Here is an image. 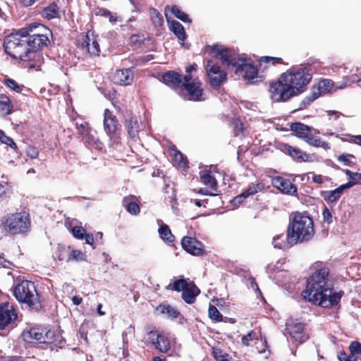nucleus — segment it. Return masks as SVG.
<instances>
[{
  "mask_svg": "<svg viewBox=\"0 0 361 361\" xmlns=\"http://www.w3.org/2000/svg\"><path fill=\"white\" fill-rule=\"evenodd\" d=\"M313 67L300 65L281 73L276 81L269 82L270 99L274 102H286L307 91L313 77Z\"/></svg>",
  "mask_w": 361,
  "mask_h": 361,
  "instance_id": "1",
  "label": "nucleus"
},
{
  "mask_svg": "<svg viewBox=\"0 0 361 361\" xmlns=\"http://www.w3.org/2000/svg\"><path fill=\"white\" fill-rule=\"evenodd\" d=\"M330 270L327 267L317 269L307 280L306 288L302 292L303 298L314 305L329 308L338 305L343 292L332 293L329 283Z\"/></svg>",
  "mask_w": 361,
  "mask_h": 361,
  "instance_id": "2",
  "label": "nucleus"
},
{
  "mask_svg": "<svg viewBox=\"0 0 361 361\" xmlns=\"http://www.w3.org/2000/svg\"><path fill=\"white\" fill-rule=\"evenodd\" d=\"M30 31V27H23L6 36L4 47L5 52L13 59L27 63L26 67L30 69H37L40 67L42 56L40 53L30 50L26 37Z\"/></svg>",
  "mask_w": 361,
  "mask_h": 361,
  "instance_id": "3",
  "label": "nucleus"
},
{
  "mask_svg": "<svg viewBox=\"0 0 361 361\" xmlns=\"http://www.w3.org/2000/svg\"><path fill=\"white\" fill-rule=\"evenodd\" d=\"M315 234L314 221L307 212H293L286 230V243L294 246L310 241Z\"/></svg>",
  "mask_w": 361,
  "mask_h": 361,
  "instance_id": "4",
  "label": "nucleus"
},
{
  "mask_svg": "<svg viewBox=\"0 0 361 361\" xmlns=\"http://www.w3.org/2000/svg\"><path fill=\"white\" fill-rule=\"evenodd\" d=\"M13 295L17 301L25 305L30 311L39 312L44 310V299L36 288L34 282L23 280L13 288Z\"/></svg>",
  "mask_w": 361,
  "mask_h": 361,
  "instance_id": "5",
  "label": "nucleus"
},
{
  "mask_svg": "<svg viewBox=\"0 0 361 361\" xmlns=\"http://www.w3.org/2000/svg\"><path fill=\"white\" fill-rule=\"evenodd\" d=\"M0 221L3 229L12 235L27 233L31 228L30 214L25 211L8 213Z\"/></svg>",
  "mask_w": 361,
  "mask_h": 361,
  "instance_id": "6",
  "label": "nucleus"
},
{
  "mask_svg": "<svg viewBox=\"0 0 361 361\" xmlns=\"http://www.w3.org/2000/svg\"><path fill=\"white\" fill-rule=\"evenodd\" d=\"M234 68L235 75L241 77L249 84H255L262 81V77L259 75V70L250 58L243 57L239 54L235 58L231 66Z\"/></svg>",
  "mask_w": 361,
  "mask_h": 361,
  "instance_id": "7",
  "label": "nucleus"
},
{
  "mask_svg": "<svg viewBox=\"0 0 361 361\" xmlns=\"http://www.w3.org/2000/svg\"><path fill=\"white\" fill-rule=\"evenodd\" d=\"M145 331V343L147 346L153 348L161 353H167L170 350V340L163 332L152 325L146 326Z\"/></svg>",
  "mask_w": 361,
  "mask_h": 361,
  "instance_id": "8",
  "label": "nucleus"
},
{
  "mask_svg": "<svg viewBox=\"0 0 361 361\" xmlns=\"http://www.w3.org/2000/svg\"><path fill=\"white\" fill-rule=\"evenodd\" d=\"M191 75H185L183 77L184 82L182 90L185 91L181 96L185 100L192 102H200L204 100L203 98V89L202 87V82L198 79L192 80Z\"/></svg>",
  "mask_w": 361,
  "mask_h": 361,
  "instance_id": "9",
  "label": "nucleus"
},
{
  "mask_svg": "<svg viewBox=\"0 0 361 361\" xmlns=\"http://www.w3.org/2000/svg\"><path fill=\"white\" fill-rule=\"evenodd\" d=\"M205 71L209 78V85L214 89H219L221 85L227 80V73L221 70L219 64L212 59L206 60Z\"/></svg>",
  "mask_w": 361,
  "mask_h": 361,
  "instance_id": "10",
  "label": "nucleus"
},
{
  "mask_svg": "<svg viewBox=\"0 0 361 361\" xmlns=\"http://www.w3.org/2000/svg\"><path fill=\"white\" fill-rule=\"evenodd\" d=\"M334 82L330 79L320 80L316 85H314L311 89L310 95L305 97L300 104L299 109H304L310 106L315 99L320 96L324 95L331 91Z\"/></svg>",
  "mask_w": 361,
  "mask_h": 361,
  "instance_id": "11",
  "label": "nucleus"
},
{
  "mask_svg": "<svg viewBox=\"0 0 361 361\" xmlns=\"http://www.w3.org/2000/svg\"><path fill=\"white\" fill-rule=\"evenodd\" d=\"M75 46L90 56H99L100 47L93 33L90 35L87 32L85 35L82 34L78 36Z\"/></svg>",
  "mask_w": 361,
  "mask_h": 361,
  "instance_id": "12",
  "label": "nucleus"
},
{
  "mask_svg": "<svg viewBox=\"0 0 361 361\" xmlns=\"http://www.w3.org/2000/svg\"><path fill=\"white\" fill-rule=\"evenodd\" d=\"M23 336L27 343L39 342L40 343H51L54 341V334L51 330L39 327H32L23 331Z\"/></svg>",
  "mask_w": 361,
  "mask_h": 361,
  "instance_id": "13",
  "label": "nucleus"
},
{
  "mask_svg": "<svg viewBox=\"0 0 361 361\" xmlns=\"http://www.w3.org/2000/svg\"><path fill=\"white\" fill-rule=\"evenodd\" d=\"M18 312L13 305L8 302L0 303V330L16 326Z\"/></svg>",
  "mask_w": 361,
  "mask_h": 361,
  "instance_id": "14",
  "label": "nucleus"
},
{
  "mask_svg": "<svg viewBox=\"0 0 361 361\" xmlns=\"http://www.w3.org/2000/svg\"><path fill=\"white\" fill-rule=\"evenodd\" d=\"M45 35L32 34L30 32L27 35V40L30 51L37 52L38 50L42 49L50 44L49 37L52 36V32L49 28H42Z\"/></svg>",
  "mask_w": 361,
  "mask_h": 361,
  "instance_id": "15",
  "label": "nucleus"
},
{
  "mask_svg": "<svg viewBox=\"0 0 361 361\" xmlns=\"http://www.w3.org/2000/svg\"><path fill=\"white\" fill-rule=\"evenodd\" d=\"M210 53L212 54L214 57L221 60L223 65H226L228 67H230L238 54L233 50L218 44L213 45L210 47Z\"/></svg>",
  "mask_w": 361,
  "mask_h": 361,
  "instance_id": "16",
  "label": "nucleus"
},
{
  "mask_svg": "<svg viewBox=\"0 0 361 361\" xmlns=\"http://www.w3.org/2000/svg\"><path fill=\"white\" fill-rule=\"evenodd\" d=\"M271 185L283 194L298 196L297 186L288 179L281 176H275L271 178Z\"/></svg>",
  "mask_w": 361,
  "mask_h": 361,
  "instance_id": "17",
  "label": "nucleus"
},
{
  "mask_svg": "<svg viewBox=\"0 0 361 361\" xmlns=\"http://www.w3.org/2000/svg\"><path fill=\"white\" fill-rule=\"evenodd\" d=\"M119 127L120 125L116 116L108 109H105L104 113V128L111 139L116 137Z\"/></svg>",
  "mask_w": 361,
  "mask_h": 361,
  "instance_id": "18",
  "label": "nucleus"
},
{
  "mask_svg": "<svg viewBox=\"0 0 361 361\" xmlns=\"http://www.w3.org/2000/svg\"><path fill=\"white\" fill-rule=\"evenodd\" d=\"M181 245L183 250L192 255L201 256L204 253L203 244L195 238L184 236L181 240Z\"/></svg>",
  "mask_w": 361,
  "mask_h": 361,
  "instance_id": "19",
  "label": "nucleus"
},
{
  "mask_svg": "<svg viewBox=\"0 0 361 361\" xmlns=\"http://www.w3.org/2000/svg\"><path fill=\"white\" fill-rule=\"evenodd\" d=\"M281 151L286 154L290 156L293 160L296 161H310L311 156L306 152L301 150L297 147H293L288 144H283L281 148Z\"/></svg>",
  "mask_w": 361,
  "mask_h": 361,
  "instance_id": "20",
  "label": "nucleus"
},
{
  "mask_svg": "<svg viewBox=\"0 0 361 361\" xmlns=\"http://www.w3.org/2000/svg\"><path fill=\"white\" fill-rule=\"evenodd\" d=\"M133 79L134 74L130 68L117 70L112 75V81L118 85H130L133 83Z\"/></svg>",
  "mask_w": 361,
  "mask_h": 361,
  "instance_id": "21",
  "label": "nucleus"
},
{
  "mask_svg": "<svg viewBox=\"0 0 361 361\" xmlns=\"http://www.w3.org/2000/svg\"><path fill=\"white\" fill-rule=\"evenodd\" d=\"M183 77L176 71H169L162 74L161 79L164 84L176 90L182 88L184 82Z\"/></svg>",
  "mask_w": 361,
  "mask_h": 361,
  "instance_id": "22",
  "label": "nucleus"
},
{
  "mask_svg": "<svg viewBox=\"0 0 361 361\" xmlns=\"http://www.w3.org/2000/svg\"><path fill=\"white\" fill-rule=\"evenodd\" d=\"M304 329L305 324L301 322L293 323L286 328L290 336L300 343L305 342L309 338Z\"/></svg>",
  "mask_w": 361,
  "mask_h": 361,
  "instance_id": "23",
  "label": "nucleus"
},
{
  "mask_svg": "<svg viewBox=\"0 0 361 361\" xmlns=\"http://www.w3.org/2000/svg\"><path fill=\"white\" fill-rule=\"evenodd\" d=\"M200 293V290L194 281H190L189 285L182 292V299L188 304L195 302L196 297Z\"/></svg>",
  "mask_w": 361,
  "mask_h": 361,
  "instance_id": "24",
  "label": "nucleus"
},
{
  "mask_svg": "<svg viewBox=\"0 0 361 361\" xmlns=\"http://www.w3.org/2000/svg\"><path fill=\"white\" fill-rule=\"evenodd\" d=\"M123 207L132 215H137L140 212L139 201L135 195H128L123 198Z\"/></svg>",
  "mask_w": 361,
  "mask_h": 361,
  "instance_id": "25",
  "label": "nucleus"
},
{
  "mask_svg": "<svg viewBox=\"0 0 361 361\" xmlns=\"http://www.w3.org/2000/svg\"><path fill=\"white\" fill-rule=\"evenodd\" d=\"M59 1V0L53 1L47 7H44L41 13L42 16L47 20L59 18L61 17V8L58 5Z\"/></svg>",
  "mask_w": 361,
  "mask_h": 361,
  "instance_id": "26",
  "label": "nucleus"
},
{
  "mask_svg": "<svg viewBox=\"0 0 361 361\" xmlns=\"http://www.w3.org/2000/svg\"><path fill=\"white\" fill-rule=\"evenodd\" d=\"M347 184H343L336 188L335 190L330 191H324L322 192V196L326 202H336L341 197L344 190L348 189Z\"/></svg>",
  "mask_w": 361,
  "mask_h": 361,
  "instance_id": "27",
  "label": "nucleus"
},
{
  "mask_svg": "<svg viewBox=\"0 0 361 361\" xmlns=\"http://www.w3.org/2000/svg\"><path fill=\"white\" fill-rule=\"evenodd\" d=\"M303 140L305 142H307L310 146H313L315 147H322L324 149H330V145L321 140V138L314 136L312 131H309L307 134H306L305 136H303Z\"/></svg>",
  "mask_w": 361,
  "mask_h": 361,
  "instance_id": "28",
  "label": "nucleus"
},
{
  "mask_svg": "<svg viewBox=\"0 0 361 361\" xmlns=\"http://www.w3.org/2000/svg\"><path fill=\"white\" fill-rule=\"evenodd\" d=\"M200 180L204 185L216 191L218 183L209 170H204L200 172Z\"/></svg>",
  "mask_w": 361,
  "mask_h": 361,
  "instance_id": "29",
  "label": "nucleus"
},
{
  "mask_svg": "<svg viewBox=\"0 0 361 361\" xmlns=\"http://www.w3.org/2000/svg\"><path fill=\"white\" fill-rule=\"evenodd\" d=\"M160 314H165L167 317L171 319H177L180 316V312L175 307L170 305L161 303L158 305L156 308Z\"/></svg>",
  "mask_w": 361,
  "mask_h": 361,
  "instance_id": "30",
  "label": "nucleus"
},
{
  "mask_svg": "<svg viewBox=\"0 0 361 361\" xmlns=\"http://www.w3.org/2000/svg\"><path fill=\"white\" fill-rule=\"evenodd\" d=\"M291 131L294 132L296 137L302 139L309 131H312L313 128L300 122L292 123L290 126Z\"/></svg>",
  "mask_w": 361,
  "mask_h": 361,
  "instance_id": "31",
  "label": "nucleus"
},
{
  "mask_svg": "<svg viewBox=\"0 0 361 361\" xmlns=\"http://www.w3.org/2000/svg\"><path fill=\"white\" fill-rule=\"evenodd\" d=\"M170 30L173 32L179 41L184 42L187 38L184 27L177 20H171L170 24Z\"/></svg>",
  "mask_w": 361,
  "mask_h": 361,
  "instance_id": "32",
  "label": "nucleus"
},
{
  "mask_svg": "<svg viewBox=\"0 0 361 361\" xmlns=\"http://www.w3.org/2000/svg\"><path fill=\"white\" fill-rule=\"evenodd\" d=\"M259 63L260 66H263L264 69L269 68L270 66H276L278 64L287 65L282 58L269 56H261L259 59Z\"/></svg>",
  "mask_w": 361,
  "mask_h": 361,
  "instance_id": "33",
  "label": "nucleus"
},
{
  "mask_svg": "<svg viewBox=\"0 0 361 361\" xmlns=\"http://www.w3.org/2000/svg\"><path fill=\"white\" fill-rule=\"evenodd\" d=\"M212 355L215 361H233L232 357L219 345L212 347Z\"/></svg>",
  "mask_w": 361,
  "mask_h": 361,
  "instance_id": "34",
  "label": "nucleus"
},
{
  "mask_svg": "<svg viewBox=\"0 0 361 361\" xmlns=\"http://www.w3.org/2000/svg\"><path fill=\"white\" fill-rule=\"evenodd\" d=\"M160 238L168 243H173L175 237L172 234L169 226L165 224H161L158 230Z\"/></svg>",
  "mask_w": 361,
  "mask_h": 361,
  "instance_id": "35",
  "label": "nucleus"
},
{
  "mask_svg": "<svg viewBox=\"0 0 361 361\" xmlns=\"http://www.w3.org/2000/svg\"><path fill=\"white\" fill-rule=\"evenodd\" d=\"M13 105L10 99L4 95H0V113L2 115H8L13 111Z\"/></svg>",
  "mask_w": 361,
  "mask_h": 361,
  "instance_id": "36",
  "label": "nucleus"
},
{
  "mask_svg": "<svg viewBox=\"0 0 361 361\" xmlns=\"http://www.w3.org/2000/svg\"><path fill=\"white\" fill-rule=\"evenodd\" d=\"M189 279H184L181 278L178 280H176L173 283H169L166 288L167 290H171L176 292H180L187 288V286L189 285L190 282Z\"/></svg>",
  "mask_w": 361,
  "mask_h": 361,
  "instance_id": "37",
  "label": "nucleus"
},
{
  "mask_svg": "<svg viewBox=\"0 0 361 361\" xmlns=\"http://www.w3.org/2000/svg\"><path fill=\"white\" fill-rule=\"evenodd\" d=\"M94 14L96 16H101L108 18L109 22L111 23H116L118 20V17L115 13H111L109 10L97 7L94 9Z\"/></svg>",
  "mask_w": 361,
  "mask_h": 361,
  "instance_id": "38",
  "label": "nucleus"
},
{
  "mask_svg": "<svg viewBox=\"0 0 361 361\" xmlns=\"http://www.w3.org/2000/svg\"><path fill=\"white\" fill-rule=\"evenodd\" d=\"M343 172L348 177L349 180L346 184L349 188L357 184H361V173L353 172L349 169H345Z\"/></svg>",
  "mask_w": 361,
  "mask_h": 361,
  "instance_id": "39",
  "label": "nucleus"
},
{
  "mask_svg": "<svg viewBox=\"0 0 361 361\" xmlns=\"http://www.w3.org/2000/svg\"><path fill=\"white\" fill-rule=\"evenodd\" d=\"M171 12L174 16L183 23H192V19L189 18L188 15L185 13L183 11L181 10V8L177 6L173 5L171 7Z\"/></svg>",
  "mask_w": 361,
  "mask_h": 361,
  "instance_id": "40",
  "label": "nucleus"
},
{
  "mask_svg": "<svg viewBox=\"0 0 361 361\" xmlns=\"http://www.w3.org/2000/svg\"><path fill=\"white\" fill-rule=\"evenodd\" d=\"M70 246H58L55 256L59 261L70 262Z\"/></svg>",
  "mask_w": 361,
  "mask_h": 361,
  "instance_id": "41",
  "label": "nucleus"
},
{
  "mask_svg": "<svg viewBox=\"0 0 361 361\" xmlns=\"http://www.w3.org/2000/svg\"><path fill=\"white\" fill-rule=\"evenodd\" d=\"M149 12L153 25L157 27L162 26L164 20L161 13L152 7L149 8Z\"/></svg>",
  "mask_w": 361,
  "mask_h": 361,
  "instance_id": "42",
  "label": "nucleus"
},
{
  "mask_svg": "<svg viewBox=\"0 0 361 361\" xmlns=\"http://www.w3.org/2000/svg\"><path fill=\"white\" fill-rule=\"evenodd\" d=\"M126 128L130 137L134 138L139 131V125L135 118H130L126 124Z\"/></svg>",
  "mask_w": 361,
  "mask_h": 361,
  "instance_id": "43",
  "label": "nucleus"
},
{
  "mask_svg": "<svg viewBox=\"0 0 361 361\" xmlns=\"http://www.w3.org/2000/svg\"><path fill=\"white\" fill-rule=\"evenodd\" d=\"M265 183L262 181L257 182V183H251L248 185L246 190L250 196L254 195L259 192L266 189Z\"/></svg>",
  "mask_w": 361,
  "mask_h": 361,
  "instance_id": "44",
  "label": "nucleus"
},
{
  "mask_svg": "<svg viewBox=\"0 0 361 361\" xmlns=\"http://www.w3.org/2000/svg\"><path fill=\"white\" fill-rule=\"evenodd\" d=\"M208 314L209 317L216 322H220L223 321V315L214 305H209Z\"/></svg>",
  "mask_w": 361,
  "mask_h": 361,
  "instance_id": "45",
  "label": "nucleus"
},
{
  "mask_svg": "<svg viewBox=\"0 0 361 361\" xmlns=\"http://www.w3.org/2000/svg\"><path fill=\"white\" fill-rule=\"evenodd\" d=\"M258 333L254 331H249L246 335L243 336L241 343L243 345L249 346L250 342L256 341L258 340Z\"/></svg>",
  "mask_w": 361,
  "mask_h": 361,
  "instance_id": "46",
  "label": "nucleus"
},
{
  "mask_svg": "<svg viewBox=\"0 0 361 361\" xmlns=\"http://www.w3.org/2000/svg\"><path fill=\"white\" fill-rule=\"evenodd\" d=\"M70 262H81L86 260V255L84 252L79 250H71L70 247Z\"/></svg>",
  "mask_w": 361,
  "mask_h": 361,
  "instance_id": "47",
  "label": "nucleus"
},
{
  "mask_svg": "<svg viewBox=\"0 0 361 361\" xmlns=\"http://www.w3.org/2000/svg\"><path fill=\"white\" fill-rule=\"evenodd\" d=\"M144 41L145 37L142 35H133L129 39L130 44L135 48H140Z\"/></svg>",
  "mask_w": 361,
  "mask_h": 361,
  "instance_id": "48",
  "label": "nucleus"
},
{
  "mask_svg": "<svg viewBox=\"0 0 361 361\" xmlns=\"http://www.w3.org/2000/svg\"><path fill=\"white\" fill-rule=\"evenodd\" d=\"M272 244L275 248L283 249L286 243V238L284 239L283 234L276 235L273 238Z\"/></svg>",
  "mask_w": 361,
  "mask_h": 361,
  "instance_id": "49",
  "label": "nucleus"
},
{
  "mask_svg": "<svg viewBox=\"0 0 361 361\" xmlns=\"http://www.w3.org/2000/svg\"><path fill=\"white\" fill-rule=\"evenodd\" d=\"M355 156L350 154H343L338 157V160L343 162L345 166H353L355 164V162L352 159H355Z\"/></svg>",
  "mask_w": 361,
  "mask_h": 361,
  "instance_id": "50",
  "label": "nucleus"
},
{
  "mask_svg": "<svg viewBox=\"0 0 361 361\" xmlns=\"http://www.w3.org/2000/svg\"><path fill=\"white\" fill-rule=\"evenodd\" d=\"M27 27H30L31 31L30 33L32 34H39V35H45V32L42 28H48L47 27L44 26L42 24L40 23H33L30 24Z\"/></svg>",
  "mask_w": 361,
  "mask_h": 361,
  "instance_id": "51",
  "label": "nucleus"
},
{
  "mask_svg": "<svg viewBox=\"0 0 361 361\" xmlns=\"http://www.w3.org/2000/svg\"><path fill=\"white\" fill-rule=\"evenodd\" d=\"M71 233L75 238L82 240L85 238L86 231L82 226H75L72 228Z\"/></svg>",
  "mask_w": 361,
  "mask_h": 361,
  "instance_id": "52",
  "label": "nucleus"
},
{
  "mask_svg": "<svg viewBox=\"0 0 361 361\" xmlns=\"http://www.w3.org/2000/svg\"><path fill=\"white\" fill-rule=\"evenodd\" d=\"M4 84L10 89L14 90L16 92H20L22 87L13 79L6 78L4 80Z\"/></svg>",
  "mask_w": 361,
  "mask_h": 361,
  "instance_id": "53",
  "label": "nucleus"
},
{
  "mask_svg": "<svg viewBox=\"0 0 361 361\" xmlns=\"http://www.w3.org/2000/svg\"><path fill=\"white\" fill-rule=\"evenodd\" d=\"M12 190L7 185H4L0 183V199H5L9 197Z\"/></svg>",
  "mask_w": 361,
  "mask_h": 361,
  "instance_id": "54",
  "label": "nucleus"
},
{
  "mask_svg": "<svg viewBox=\"0 0 361 361\" xmlns=\"http://www.w3.org/2000/svg\"><path fill=\"white\" fill-rule=\"evenodd\" d=\"M350 352L361 355V343L357 341H352L349 345Z\"/></svg>",
  "mask_w": 361,
  "mask_h": 361,
  "instance_id": "55",
  "label": "nucleus"
},
{
  "mask_svg": "<svg viewBox=\"0 0 361 361\" xmlns=\"http://www.w3.org/2000/svg\"><path fill=\"white\" fill-rule=\"evenodd\" d=\"M27 156L31 159H36L39 156V151L35 146H28L26 150Z\"/></svg>",
  "mask_w": 361,
  "mask_h": 361,
  "instance_id": "56",
  "label": "nucleus"
},
{
  "mask_svg": "<svg viewBox=\"0 0 361 361\" xmlns=\"http://www.w3.org/2000/svg\"><path fill=\"white\" fill-rule=\"evenodd\" d=\"M322 216L324 222L327 223L328 224L332 223L333 216L331 212L326 207H324L322 211Z\"/></svg>",
  "mask_w": 361,
  "mask_h": 361,
  "instance_id": "57",
  "label": "nucleus"
},
{
  "mask_svg": "<svg viewBox=\"0 0 361 361\" xmlns=\"http://www.w3.org/2000/svg\"><path fill=\"white\" fill-rule=\"evenodd\" d=\"M310 174H312V181L315 183L322 184L324 180H329V178L327 177H324L320 174H314L313 172H310Z\"/></svg>",
  "mask_w": 361,
  "mask_h": 361,
  "instance_id": "58",
  "label": "nucleus"
},
{
  "mask_svg": "<svg viewBox=\"0 0 361 361\" xmlns=\"http://www.w3.org/2000/svg\"><path fill=\"white\" fill-rule=\"evenodd\" d=\"M84 239H85L87 244L91 245L93 249L95 248V246L94 245V238L92 233H85Z\"/></svg>",
  "mask_w": 361,
  "mask_h": 361,
  "instance_id": "59",
  "label": "nucleus"
},
{
  "mask_svg": "<svg viewBox=\"0 0 361 361\" xmlns=\"http://www.w3.org/2000/svg\"><path fill=\"white\" fill-rule=\"evenodd\" d=\"M154 56L152 54H149L145 56H141L137 60V64H142L145 63L152 59H154Z\"/></svg>",
  "mask_w": 361,
  "mask_h": 361,
  "instance_id": "60",
  "label": "nucleus"
},
{
  "mask_svg": "<svg viewBox=\"0 0 361 361\" xmlns=\"http://www.w3.org/2000/svg\"><path fill=\"white\" fill-rule=\"evenodd\" d=\"M11 137L7 136L5 133L0 129V141L4 143V144H6L7 145V143L8 142V141L10 140Z\"/></svg>",
  "mask_w": 361,
  "mask_h": 361,
  "instance_id": "61",
  "label": "nucleus"
},
{
  "mask_svg": "<svg viewBox=\"0 0 361 361\" xmlns=\"http://www.w3.org/2000/svg\"><path fill=\"white\" fill-rule=\"evenodd\" d=\"M242 196L243 195H240V194H239L233 198V202L235 205L240 204L244 202L245 199L243 198Z\"/></svg>",
  "mask_w": 361,
  "mask_h": 361,
  "instance_id": "62",
  "label": "nucleus"
},
{
  "mask_svg": "<svg viewBox=\"0 0 361 361\" xmlns=\"http://www.w3.org/2000/svg\"><path fill=\"white\" fill-rule=\"evenodd\" d=\"M72 302L75 305H79L82 302V298L79 295H74L72 298Z\"/></svg>",
  "mask_w": 361,
  "mask_h": 361,
  "instance_id": "63",
  "label": "nucleus"
},
{
  "mask_svg": "<svg viewBox=\"0 0 361 361\" xmlns=\"http://www.w3.org/2000/svg\"><path fill=\"white\" fill-rule=\"evenodd\" d=\"M338 357L340 361H347L348 355L343 350L339 352Z\"/></svg>",
  "mask_w": 361,
  "mask_h": 361,
  "instance_id": "64",
  "label": "nucleus"
}]
</instances>
